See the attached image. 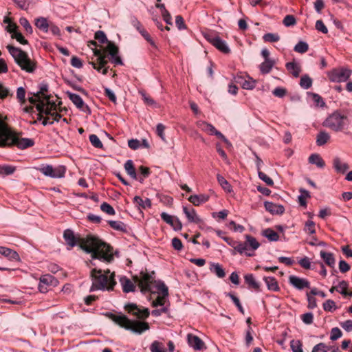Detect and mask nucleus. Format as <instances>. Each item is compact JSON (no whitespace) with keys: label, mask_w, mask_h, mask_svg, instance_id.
I'll use <instances>...</instances> for the list:
<instances>
[{"label":"nucleus","mask_w":352,"mask_h":352,"mask_svg":"<svg viewBox=\"0 0 352 352\" xmlns=\"http://www.w3.org/2000/svg\"><path fill=\"white\" fill-rule=\"evenodd\" d=\"M125 309L139 319H145L149 316V311L146 308L140 309L135 304L131 303L125 305Z\"/></svg>","instance_id":"4468645a"},{"label":"nucleus","mask_w":352,"mask_h":352,"mask_svg":"<svg viewBox=\"0 0 352 352\" xmlns=\"http://www.w3.org/2000/svg\"><path fill=\"white\" fill-rule=\"evenodd\" d=\"M94 54L95 56H98L97 60L98 64L101 65V67H104L107 63V60H106V55L101 54L100 50L97 49L94 50Z\"/></svg>","instance_id":"79ce46f5"},{"label":"nucleus","mask_w":352,"mask_h":352,"mask_svg":"<svg viewBox=\"0 0 352 352\" xmlns=\"http://www.w3.org/2000/svg\"><path fill=\"white\" fill-rule=\"evenodd\" d=\"M311 85H312V80L307 75H305L301 77L300 81V85L302 88L307 89L311 87Z\"/></svg>","instance_id":"49530a36"},{"label":"nucleus","mask_w":352,"mask_h":352,"mask_svg":"<svg viewBox=\"0 0 352 352\" xmlns=\"http://www.w3.org/2000/svg\"><path fill=\"white\" fill-rule=\"evenodd\" d=\"M234 82L241 85L243 89L251 90L255 87L256 81L252 78L248 77V79H245L243 76H238L234 78Z\"/></svg>","instance_id":"6ab92c4d"},{"label":"nucleus","mask_w":352,"mask_h":352,"mask_svg":"<svg viewBox=\"0 0 352 352\" xmlns=\"http://www.w3.org/2000/svg\"><path fill=\"white\" fill-rule=\"evenodd\" d=\"M228 296L230 297V298L232 299L233 302L237 307L239 311L241 314H244V309H243L242 305H241L239 299L236 296H235L234 295L232 294L231 293L228 294Z\"/></svg>","instance_id":"0e129e2a"},{"label":"nucleus","mask_w":352,"mask_h":352,"mask_svg":"<svg viewBox=\"0 0 352 352\" xmlns=\"http://www.w3.org/2000/svg\"><path fill=\"white\" fill-rule=\"evenodd\" d=\"M32 139L21 138L19 134L12 131L0 117V146H16L20 149L32 146Z\"/></svg>","instance_id":"7ed1b4c3"},{"label":"nucleus","mask_w":352,"mask_h":352,"mask_svg":"<svg viewBox=\"0 0 352 352\" xmlns=\"http://www.w3.org/2000/svg\"><path fill=\"white\" fill-rule=\"evenodd\" d=\"M258 175L259 179H261L262 181H263L268 186H273L274 182L273 180L268 177L265 173L258 171Z\"/></svg>","instance_id":"680f3d73"},{"label":"nucleus","mask_w":352,"mask_h":352,"mask_svg":"<svg viewBox=\"0 0 352 352\" xmlns=\"http://www.w3.org/2000/svg\"><path fill=\"white\" fill-rule=\"evenodd\" d=\"M124 169L127 174L133 179H138L135 169L132 160H129L124 164Z\"/></svg>","instance_id":"7c9ffc66"},{"label":"nucleus","mask_w":352,"mask_h":352,"mask_svg":"<svg viewBox=\"0 0 352 352\" xmlns=\"http://www.w3.org/2000/svg\"><path fill=\"white\" fill-rule=\"evenodd\" d=\"M323 309L324 311L333 312L336 309V305L333 300H327L323 303Z\"/></svg>","instance_id":"603ef678"},{"label":"nucleus","mask_w":352,"mask_h":352,"mask_svg":"<svg viewBox=\"0 0 352 352\" xmlns=\"http://www.w3.org/2000/svg\"><path fill=\"white\" fill-rule=\"evenodd\" d=\"M289 283L294 287L299 290L310 287V283L307 279L302 278L294 275L289 276Z\"/></svg>","instance_id":"2eb2a0df"},{"label":"nucleus","mask_w":352,"mask_h":352,"mask_svg":"<svg viewBox=\"0 0 352 352\" xmlns=\"http://www.w3.org/2000/svg\"><path fill=\"white\" fill-rule=\"evenodd\" d=\"M106 50L109 52L111 56V60L116 65H122V60L120 56H118V47L113 43L109 42L106 47Z\"/></svg>","instance_id":"f3484780"},{"label":"nucleus","mask_w":352,"mask_h":352,"mask_svg":"<svg viewBox=\"0 0 352 352\" xmlns=\"http://www.w3.org/2000/svg\"><path fill=\"white\" fill-rule=\"evenodd\" d=\"M111 319L120 327L136 333L140 334L149 329V325L147 322L133 321L124 315L111 314Z\"/></svg>","instance_id":"0eeeda50"},{"label":"nucleus","mask_w":352,"mask_h":352,"mask_svg":"<svg viewBox=\"0 0 352 352\" xmlns=\"http://www.w3.org/2000/svg\"><path fill=\"white\" fill-rule=\"evenodd\" d=\"M134 202L143 208H150L151 206V200L148 198L144 200L140 197L135 196L134 197Z\"/></svg>","instance_id":"a19ab883"},{"label":"nucleus","mask_w":352,"mask_h":352,"mask_svg":"<svg viewBox=\"0 0 352 352\" xmlns=\"http://www.w3.org/2000/svg\"><path fill=\"white\" fill-rule=\"evenodd\" d=\"M348 285H349L346 281L342 280L341 282L339 283L338 285L337 286V291L344 296H352V292H347Z\"/></svg>","instance_id":"e433bc0d"},{"label":"nucleus","mask_w":352,"mask_h":352,"mask_svg":"<svg viewBox=\"0 0 352 352\" xmlns=\"http://www.w3.org/2000/svg\"><path fill=\"white\" fill-rule=\"evenodd\" d=\"M120 283L122 285V290L125 293L133 292L135 289L134 283L126 276H121L120 278Z\"/></svg>","instance_id":"393cba45"},{"label":"nucleus","mask_w":352,"mask_h":352,"mask_svg":"<svg viewBox=\"0 0 352 352\" xmlns=\"http://www.w3.org/2000/svg\"><path fill=\"white\" fill-rule=\"evenodd\" d=\"M89 141L91 143V144L96 147V148H102V144L98 137L95 134H91L89 135Z\"/></svg>","instance_id":"5fc2aeb1"},{"label":"nucleus","mask_w":352,"mask_h":352,"mask_svg":"<svg viewBox=\"0 0 352 352\" xmlns=\"http://www.w3.org/2000/svg\"><path fill=\"white\" fill-rule=\"evenodd\" d=\"M300 195L298 196V201L300 206H305L307 205L306 199L310 197L309 192L303 189H300Z\"/></svg>","instance_id":"c03bdc74"},{"label":"nucleus","mask_w":352,"mask_h":352,"mask_svg":"<svg viewBox=\"0 0 352 352\" xmlns=\"http://www.w3.org/2000/svg\"><path fill=\"white\" fill-rule=\"evenodd\" d=\"M320 256L324 260V263L331 267H333L336 263V259L333 254L330 252H326L324 251H320Z\"/></svg>","instance_id":"c85d7f7f"},{"label":"nucleus","mask_w":352,"mask_h":352,"mask_svg":"<svg viewBox=\"0 0 352 352\" xmlns=\"http://www.w3.org/2000/svg\"><path fill=\"white\" fill-rule=\"evenodd\" d=\"M67 94L69 99L76 106L77 108L80 109L85 113H87L88 114L91 113V110L89 107L84 103L82 98L79 95L70 92H68Z\"/></svg>","instance_id":"dca6fc26"},{"label":"nucleus","mask_w":352,"mask_h":352,"mask_svg":"<svg viewBox=\"0 0 352 352\" xmlns=\"http://www.w3.org/2000/svg\"><path fill=\"white\" fill-rule=\"evenodd\" d=\"M58 281L50 274H45L40 278L38 289L41 293H46L50 287H55Z\"/></svg>","instance_id":"ddd939ff"},{"label":"nucleus","mask_w":352,"mask_h":352,"mask_svg":"<svg viewBox=\"0 0 352 352\" xmlns=\"http://www.w3.org/2000/svg\"><path fill=\"white\" fill-rule=\"evenodd\" d=\"M11 37L12 38L16 39L19 43H20L22 45H26L28 43V41L26 39H25L24 36L19 31L14 32V34L11 35Z\"/></svg>","instance_id":"4d7b16f0"},{"label":"nucleus","mask_w":352,"mask_h":352,"mask_svg":"<svg viewBox=\"0 0 352 352\" xmlns=\"http://www.w3.org/2000/svg\"><path fill=\"white\" fill-rule=\"evenodd\" d=\"M162 219L168 224L170 225L171 226H174V217L166 212H162L161 214Z\"/></svg>","instance_id":"774afa93"},{"label":"nucleus","mask_w":352,"mask_h":352,"mask_svg":"<svg viewBox=\"0 0 352 352\" xmlns=\"http://www.w3.org/2000/svg\"><path fill=\"white\" fill-rule=\"evenodd\" d=\"M14 168L11 166H0V175H9L14 173Z\"/></svg>","instance_id":"bf43d9fd"},{"label":"nucleus","mask_w":352,"mask_h":352,"mask_svg":"<svg viewBox=\"0 0 352 352\" xmlns=\"http://www.w3.org/2000/svg\"><path fill=\"white\" fill-rule=\"evenodd\" d=\"M108 223L115 230L126 232L127 229L126 225L120 221H109Z\"/></svg>","instance_id":"c9c22d12"},{"label":"nucleus","mask_w":352,"mask_h":352,"mask_svg":"<svg viewBox=\"0 0 352 352\" xmlns=\"http://www.w3.org/2000/svg\"><path fill=\"white\" fill-rule=\"evenodd\" d=\"M29 101L32 104H36V107H37V104L39 103H46L44 100L41 98V96H39V94H36L34 95L32 97L29 98Z\"/></svg>","instance_id":"338daca9"},{"label":"nucleus","mask_w":352,"mask_h":352,"mask_svg":"<svg viewBox=\"0 0 352 352\" xmlns=\"http://www.w3.org/2000/svg\"><path fill=\"white\" fill-rule=\"evenodd\" d=\"M7 49L13 57L15 63L21 67L22 70L28 73H32L36 69V63L30 59L28 54L20 48L12 45H7Z\"/></svg>","instance_id":"423d86ee"},{"label":"nucleus","mask_w":352,"mask_h":352,"mask_svg":"<svg viewBox=\"0 0 352 352\" xmlns=\"http://www.w3.org/2000/svg\"><path fill=\"white\" fill-rule=\"evenodd\" d=\"M94 38H95V39L98 40L101 43H109V41H108L105 34L102 31H100V30L97 31L95 33Z\"/></svg>","instance_id":"052dcab7"},{"label":"nucleus","mask_w":352,"mask_h":352,"mask_svg":"<svg viewBox=\"0 0 352 352\" xmlns=\"http://www.w3.org/2000/svg\"><path fill=\"white\" fill-rule=\"evenodd\" d=\"M351 75V71L347 69H341L335 70L331 76L333 81L344 82L349 79Z\"/></svg>","instance_id":"a211bd4d"},{"label":"nucleus","mask_w":352,"mask_h":352,"mask_svg":"<svg viewBox=\"0 0 352 352\" xmlns=\"http://www.w3.org/2000/svg\"><path fill=\"white\" fill-rule=\"evenodd\" d=\"M245 241L239 242L234 241L228 237H223L225 241L241 254H245L247 256H252L254 255V252L260 247V243L251 235H245Z\"/></svg>","instance_id":"39448f33"},{"label":"nucleus","mask_w":352,"mask_h":352,"mask_svg":"<svg viewBox=\"0 0 352 352\" xmlns=\"http://www.w3.org/2000/svg\"><path fill=\"white\" fill-rule=\"evenodd\" d=\"M342 331L339 328H333L331 331L330 339L331 340H336L337 339L340 338L342 336Z\"/></svg>","instance_id":"69168bd1"},{"label":"nucleus","mask_w":352,"mask_h":352,"mask_svg":"<svg viewBox=\"0 0 352 352\" xmlns=\"http://www.w3.org/2000/svg\"><path fill=\"white\" fill-rule=\"evenodd\" d=\"M263 38L265 42L273 43L278 41L280 39V36L278 34L267 33L264 34Z\"/></svg>","instance_id":"3c124183"},{"label":"nucleus","mask_w":352,"mask_h":352,"mask_svg":"<svg viewBox=\"0 0 352 352\" xmlns=\"http://www.w3.org/2000/svg\"><path fill=\"white\" fill-rule=\"evenodd\" d=\"M100 209L104 212H105L108 214H110V215H113L116 213L113 208L111 205H109V204H107L106 202H104L103 204H101Z\"/></svg>","instance_id":"6e6d98bb"},{"label":"nucleus","mask_w":352,"mask_h":352,"mask_svg":"<svg viewBox=\"0 0 352 352\" xmlns=\"http://www.w3.org/2000/svg\"><path fill=\"white\" fill-rule=\"evenodd\" d=\"M262 235L270 241H277L279 239L278 233L271 228H267L263 230Z\"/></svg>","instance_id":"473e14b6"},{"label":"nucleus","mask_w":352,"mask_h":352,"mask_svg":"<svg viewBox=\"0 0 352 352\" xmlns=\"http://www.w3.org/2000/svg\"><path fill=\"white\" fill-rule=\"evenodd\" d=\"M283 23L286 27H289L294 25L296 23V20L293 15L289 14L285 16Z\"/></svg>","instance_id":"13d9d810"},{"label":"nucleus","mask_w":352,"mask_h":352,"mask_svg":"<svg viewBox=\"0 0 352 352\" xmlns=\"http://www.w3.org/2000/svg\"><path fill=\"white\" fill-rule=\"evenodd\" d=\"M329 350H331L330 346L323 342H320L313 347L311 352H327Z\"/></svg>","instance_id":"09e8293b"},{"label":"nucleus","mask_w":352,"mask_h":352,"mask_svg":"<svg viewBox=\"0 0 352 352\" xmlns=\"http://www.w3.org/2000/svg\"><path fill=\"white\" fill-rule=\"evenodd\" d=\"M19 23L21 26L23 27L27 33L32 34L33 32V29L28 20L25 17H21L19 19Z\"/></svg>","instance_id":"de8ad7c7"},{"label":"nucleus","mask_w":352,"mask_h":352,"mask_svg":"<svg viewBox=\"0 0 352 352\" xmlns=\"http://www.w3.org/2000/svg\"><path fill=\"white\" fill-rule=\"evenodd\" d=\"M309 162L312 164H316L318 168H323L325 163L322 158L316 153L311 154L309 157Z\"/></svg>","instance_id":"2f4dec72"},{"label":"nucleus","mask_w":352,"mask_h":352,"mask_svg":"<svg viewBox=\"0 0 352 352\" xmlns=\"http://www.w3.org/2000/svg\"><path fill=\"white\" fill-rule=\"evenodd\" d=\"M287 69L294 76L298 77L301 72V67L298 63L296 61L287 63L285 65Z\"/></svg>","instance_id":"a878e982"},{"label":"nucleus","mask_w":352,"mask_h":352,"mask_svg":"<svg viewBox=\"0 0 352 352\" xmlns=\"http://www.w3.org/2000/svg\"><path fill=\"white\" fill-rule=\"evenodd\" d=\"M308 49H309V45L306 42L299 41L295 45L294 50L295 52H296L298 53L303 54V53H305L306 52H307Z\"/></svg>","instance_id":"a18cd8bd"},{"label":"nucleus","mask_w":352,"mask_h":352,"mask_svg":"<svg viewBox=\"0 0 352 352\" xmlns=\"http://www.w3.org/2000/svg\"><path fill=\"white\" fill-rule=\"evenodd\" d=\"M264 280L267 285L268 289L272 291H278L279 287L276 280L272 276L265 277Z\"/></svg>","instance_id":"f704fd0d"},{"label":"nucleus","mask_w":352,"mask_h":352,"mask_svg":"<svg viewBox=\"0 0 352 352\" xmlns=\"http://www.w3.org/2000/svg\"><path fill=\"white\" fill-rule=\"evenodd\" d=\"M290 346L293 352H303L302 344L300 340H292L290 342Z\"/></svg>","instance_id":"8fccbe9b"},{"label":"nucleus","mask_w":352,"mask_h":352,"mask_svg":"<svg viewBox=\"0 0 352 352\" xmlns=\"http://www.w3.org/2000/svg\"><path fill=\"white\" fill-rule=\"evenodd\" d=\"M204 37L212 45L217 48L219 51L224 54H228L230 52V48L226 43L223 41L219 36L213 35L212 34H206Z\"/></svg>","instance_id":"f8f14e48"},{"label":"nucleus","mask_w":352,"mask_h":352,"mask_svg":"<svg viewBox=\"0 0 352 352\" xmlns=\"http://www.w3.org/2000/svg\"><path fill=\"white\" fill-rule=\"evenodd\" d=\"M210 265V272L214 274L218 278H222L225 277V270L219 263H211Z\"/></svg>","instance_id":"bb28decb"},{"label":"nucleus","mask_w":352,"mask_h":352,"mask_svg":"<svg viewBox=\"0 0 352 352\" xmlns=\"http://www.w3.org/2000/svg\"><path fill=\"white\" fill-rule=\"evenodd\" d=\"M265 208L266 210L272 214H283L285 211L284 207L281 205H278L270 201H265Z\"/></svg>","instance_id":"b1692460"},{"label":"nucleus","mask_w":352,"mask_h":352,"mask_svg":"<svg viewBox=\"0 0 352 352\" xmlns=\"http://www.w3.org/2000/svg\"><path fill=\"white\" fill-rule=\"evenodd\" d=\"M34 25L36 29L44 34L50 32L54 36H60V28L52 21L44 16H38L34 19Z\"/></svg>","instance_id":"1a4fd4ad"},{"label":"nucleus","mask_w":352,"mask_h":352,"mask_svg":"<svg viewBox=\"0 0 352 352\" xmlns=\"http://www.w3.org/2000/svg\"><path fill=\"white\" fill-rule=\"evenodd\" d=\"M37 169L44 175L52 178H62L65 176L66 172L65 167L62 165L56 167L49 164L42 165Z\"/></svg>","instance_id":"9d476101"},{"label":"nucleus","mask_w":352,"mask_h":352,"mask_svg":"<svg viewBox=\"0 0 352 352\" xmlns=\"http://www.w3.org/2000/svg\"><path fill=\"white\" fill-rule=\"evenodd\" d=\"M114 277V273H111L109 270H102L100 269L97 270L96 268L92 269L91 271L92 285L90 287V291L113 290L114 286L116 285Z\"/></svg>","instance_id":"20e7f679"},{"label":"nucleus","mask_w":352,"mask_h":352,"mask_svg":"<svg viewBox=\"0 0 352 352\" xmlns=\"http://www.w3.org/2000/svg\"><path fill=\"white\" fill-rule=\"evenodd\" d=\"M188 344L195 350H202L206 348L204 342L197 336L188 334Z\"/></svg>","instance_id":"aec40b11"},{"label":"nucleus","mask_w":352,"mask_h":352,"mask_svg":"<svg viewBox=\"0 0 352 352\" xmlns=\"http://www.w3.org/2000/svg\"><path fill=\"white\" fill-rule=\"evenodd\" d=\"M63 237L66 243L70 247L69 250L78 244L80 249L87 253L91 254L92 258L107 263L113 260L111 247L98 237L88 236L86 238H77L73 231L69 229L65 230Z\"/></svg>","instance_id":"f257e3e1"},{"label":"nucleus","mask_w":352,"mask_h":352,"mask_svg":"<svg viewBox=\"0 0 352 352\" xmlns=\"http://www.w3.org/2000/svg\"><path fill=\"white\" fill-rule=\"evenodd\" d=\"M139 171L141 174V176L139 177L138 179L140 182L142 183L144 179L148 177V175H150V170L148 167L141 166L139 168Z\"/></svg>","instance_id":"864d4df0"},{"label":"nucleus","mask_w":352,"mask_h":352,"mask_svg":"<svg viewBox=\"0 0 352 352\" xmlns=\"http://www.w3.org/2000/svg\"><path fill=\"white\" fill-rule=\"evenodd\" d=\"M197 126L200 128L202 131L209 133L210 135H213L216 129L211 124L206 122L205 121H198L197 122Z\"/></svg>","instance_id":"c756f323"},{"label":"nucleus","mask_w":352,"mask_h":352,"mask_svg":"<svg viewBox=\"0 0 352 352\" xmlns=\"http://www.w3.org/2000/svg\"><path fill=\"white\" fill-rule=\"evenodd\" d=\"M274 60L267 59L260 65V71L262 74H268L272 69L274 65Z\"/></svg>","instance_id":"72a5a7b5"},{"label":"nucleus","mask_w":352,"mask_h":352,"mask_svg":"<svg viewBox=\"0 0 352 352\" xmlns=\"http://www.w3.org/2000/svg\"><path fill=\"white\" fill-rule=\"evenodd\" d=\"M209 199L208 195L201 194V195H191L188 197V201L192 203L193 205L198 206L202 203L206 202Z\"/></svg>","instance_id":"cd10ccee"},{"label":"nucleus","mask_w":352,"mask_h":352,"mask_svg":"<svg viewBox=\"0 0 352 352\" xmlns=\"http://www.w3.org/2000/svg\"><path fill=\"white\" fill-rule=\"evenodd\" d=\"M217 179L219 185L223 188V190L228 192L232 191V186L221 175H217Z\"/></svg>","instance_id":"4c0bfd02"},{"label":"nucleus","mask_w":352,"mask_h":352,"mask_svg":"<svg viewBox=\"0 0 352 352\" xmlns=\"http://www.w3.org/2000/svg\"><path fill=\"white\" fill-rule=\"evenodd\" d=\"M133 280L142 292H151L153 294H157L156 298L152 301V306L154 307L161 306L162 308L153 310L151 312L153 316L157 317L168 312V308L166 303L168 289L163 282L155 280L153 275L144 272H142L139 276H134Z\"/></svg>","instance_id":"f03ea898"},{"label":"nucleus","mask_w":352,"mask_h":352,"mask_svg":"<svg viewBox=\"0 0 352 352\" xmlns=\"http://www.w3.org/2000/svg\"><path fill=\"white\" fill-rule=\"evenodd\" d=\"M151 352H166V350L162 342L154 341L150 347Z\"/></svg>","instance_id":"37998d69"},{"label":"nucleus","mask_w":352,"mask_h":352,"mask_svg":"<svg viewBox=\"0 0 352 352\" xmlns=\"http://www.w3.org/2000/svg\"><path fill=\"white\" fill-rule=\"evenodd\" d=\"M0 254L8 258L12 261H20V257L16 251H14L10 248L0 246Z\"/></svg>","instance_id":"4be33fe9"},{"label":"nucleus","mask_w":352,"mask_h":352,"mask_svg":"<svg viewBox=\"0 0 352 352\" xmlns=\"http://www.w3.org/2000/svg\"><path fill=\"white\" fill-rule=\"evenodd\" d=\"M47 98V104L39 103L37 104L36 109L40 113L50 114L52 116V119L54 122H58L61 116L57 113L56 110V104L54 102L49 100V98Z\"/></svg>","instance_id":"9b49d317"},{"label":"nucleus","mask_w":352,"mask_h":352,"mask_svg":"<svg viewBox=\"0 0 352 352\" xmlns=\"http://www.w3.org/2000/svg\"><path fill=\"white\" fill-rule=\"evenodd\" d=\"M329 135L325 131H320L316 138V143L318 146H322L326 144L329 140Z\"/></svg>","instance_id":"ea45409f"},{"label":"nucleus","mask_w":352,"mask_h":352,"mask_svg":"<svg viewBox=\"0 0 352 352\" xmlns=\"http://www.w3.org/2000/svg\"><path fill=\"white\" fill-rule=\"evenodd\" d=\"M165 126L159 123L156 126V133L157 135L162 139L163 141H166L165 134H164Z\"/></svg>","instance_id":"e2e57ef3"},{"label":"nucleus","mask_w":352,"mask_h":352,"mask_svg":"<svg viewBox=\"0 0 352 352\" xmlns=\"http://www.w3.org/2000/svg\"><path fill=\"white\" fill-rule=\"evenodd\" d=\"M183 211L189 222L199 223L201 222V219L197 215L195 210L192 208L183 207Z\"/></svg>","instance_id":"412c9836"},{"label":"nucleus","mask_w":352,"mask_h":352,"mask_svg":"<svg viewBox=\"0 0 352 352\" xmlns=\"http://www.w3.org/2000/svg\"><path fill=\"white\" fill-rule=\"evenodd\" d=\"M333 166L339 173H344L349 168V166L347 163L344 162L340 157H335L333 160Z\"/></svg>","instance_id":"5701e85b"},{"label":"nucleus","mask_w":352,"mask_h":352,"mask_svg":"<svg viewBox=\"0 0 352 352\" xmlns=\"http://www.w3.org/2000/svg\"><path fill=\"white\" fill-rule=\"evenodd\" d=\"M322 125L336 132L343 131L348 129L349 120L345 115L335 111L324 120Z\"/></svg>","instance_id":"6e6552de"},{"label":"nucleus","mask_w":352,"mask_h":352,"mask_svg":"<svg viewBox=\"0 0 352 352\" xmlns=\"http://www.w3.org/2000/svg\"><path fill=\"white\" fill-rule=\"evenodd\" d=\"M244 279L245 283L249 285L250 287H252L255 289H259V284L258 282L256 281L252 274H249L245 275Z\"/></svg>","instance_id":"58836bf2"}]
</instances>
